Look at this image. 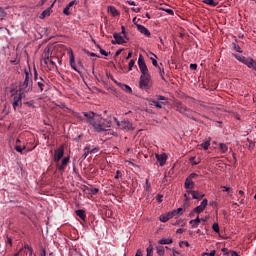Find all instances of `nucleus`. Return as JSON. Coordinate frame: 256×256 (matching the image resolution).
<instances>
[{"label": "nucleus", "instance_id": "1", "mask_svg": "<svg viewBox=\"0 0 256 256\" xmlns=\"http://www.w3.org/2000/svg\"><path fill=\"white\" fill-rule=\"evenodd\" d=\"M83 115L96 133H103L111 129V121L103 118L101 115L94 112H83Z\"/></svg>", "mask_w": 256, "mask_h": 256}, {"label": "nucleus", "instance_id": "2", "mask_svg": "<svg viewBox=\"0 0 256 256\" xmlns=\"http://www.w3.org/2000/svg\"><path fill=\"white\" fill-rule=\"evenodd\" d=\"M25 79L20 84L19 91L20 93H29V91L33 90V74L31 70H25Z\"/></svg>", "mask_w": 256, "mask_h": 256}, {"label": "nucleus", "instance_id": "3", "mask_svg": "<svg viewBox=\"0 0 256 256\" xmlns=\"http://www.w3.org/2000/svg\"><path fill=\"white\" fill-rule=\"evenodd\" d=\"M182 211H183V208H178L176 210L168 212L167 214L161 215L159 217V221H161V223H167V221H169V219H173V217L177 218L180 215H183Z\"/></svg>", "mask_w": 256, "mask_h": 256}, {"label": "nucleus", "instance_id": "4", "mask_svg": "<svg viewBox=\"0 0 256 256\" xmlns=\"http://www.w3.org/2000/svg\"><path fill=\"white\" fill-rule=\"evenodd\" d=\"M174 106L176 107V111L178 113H181L182 115H187L189 119H192V121H197V118L190 115L191 109L187 108V106L183 105V103L177 101L174 103Z\"/></svg>", "mask_w": 256, "mask_h": 256}, {"label": "nucleus", "instance_id": "5", "mask_svg": "<svg viewBox=\"0 0 256 256\" xmlns=\"http://www.w3.org/2000/svg\"><path fill=\"white\" fill-rule=\"evenodd\" d=\"M34 81L38 85V88L40 89L41 93L43 91H46L47 89V80L43 79L42 76L39 77V73H37V68L34 67Z\"/></svg>", "mask_w": 256, "mask_h": 256}, {"label": "nucleus", "instance_id": "6", "mask_svg": "<svg viewBox=\"0 0 256 256\" xmlns=\"http://www.w3.org/2000/svg\"><path fill=\"white\" fill-rule=\"evenodd\" d=\"M150 82H151V74H149V72L141 74L140 82H139L140 89H147V87H149Z\"/></svg>", "mask_w": 256, "mask_h": 256}, {"label": "nucleus", "instance_id": "7", "mask_svg": "<svg viewBox=\"0 0 256 256\" xmlns=\"http://www.w3.org/2000/svg\"><path fill=\"white\" fill-rule=\"evenodd\" d=\"M117 125L120 127V129H122V131H133V124L129 121V120H123L121 122H119V120H117V118H114Z\"/></svg>", "mask_w": 256, "mask_h": 256}, {"label": "nucleus", "instance_id": "8", "mask_svg": "<svg viewBox=\"0 0 256 256\" xmlns=\"http://www.w3.org/2000/svg\"><path fill=\"white\" fill-rule=\"evenodd\" d=\"M65 155V146L61 145L58 149L54 151V163H59Z\"/></svg>", "mask_w": 256, "mask_h": 256}, {"label": "nucleus", "instance_id": "9", "mask_svg": "<svg viewBox=\"0 0 256 256\" xmlns=\"http://www.w3.org/2000/svg\"><path fill=\"white\" fill-rule=\"evenodd\" d=\"M138 67L142 74L149 73V68H147V64L145 63V59H143V55H139L138 58Z\"/></svg>", "mask_w": 256, "mask_h": 256}, {"label": "nucleus", "instance_id": "10", "mask_svg": "<svg viewBox=\"0 0 256 256\" xmlns=\"http://www.w3.org/2000/svg\"><path fill=\"white\" fill-rule=\"evenodd\" d=\"M68 54H69V63H70L71 69H73L77 73H80L79 69H77V64L75 63V54L73 53V49H68Z\"/></svg>", "mask_w": 256, "mask_h": 256}, {"label": "nucleus", "instance_id": "11", "mask_svg": "<svg viewBox=\"0 0 256 256\" xmlns=\"http://www.w3.org/2000/svg\"><path fill=\"white\" fill-rule=\"evenodd\" d=\"M209 201L205 198L202 200L201 204L193 209V213H203L207 208Z\"/></svg>", "mask_w": 256, "mask_h": 256}, {"label": "nucleus", "instance_id": "12", "mask_svg": "<svg viewBox=\"0 0 256 256\" xmlns=\"http://www.w3.org/2000/svg\"><path fill=\"white\" fill-rule=\"evenodd\" d=\"M25 93L20 92L18 95L14 96V100H13V109L17 110V107H21V99H23V95Z\"/></svg>", "mask_w": 256, "mask_h": 256}, {"label": "nucleus", "instance_id": "13", "mask_svg": "<svg viewBox=\"0 0 256 256\" xmlns=\"http://www.w3.org/2000/svg\"><path fill=\"white\" fill-rule=\"evenodd\" d=\"M113 37L115 40L111 41L112 45H123V43H125V39L123 36H121V34L115 33L113 34Z\"/></svg>", "mask_w": 256, "mask_h": 256}, {"label": "nucleus", "instance_id": "14", "mask_svg": "<svg viewBox=\"0 0 256 256\" xmlns=\"http://www.w3.org/2000/svg\"><path fill=\"white\" fill-rule=\"evenodd\" d=\"M70 159L71 158L69 156L63 158L61 161V164H57V168L60 171H65V169L67 168V165L69 164Z\"/></svg>", "mask_w": 256, "mask_h": 256}, {"label": "nucleus", "instance_id": "15", "mask_svg": "<svg viewBox=\"0 0 256 256\" xmlns=\"http://www.w3.org/2000/svg\"><path fill=\"white\" fill-rule=\"evenodd\" d=\"M160 167H163L167 163V155L166 154H156L155 155Z\"/></svg>", "mask_w": 256, "mask_h": 256}, {"label": "nucleus", "instance_id": "16", "mask_svg": "<svg viewBox=\"0 0 256 256\" xmlns=\"http://www.w3.org/2000/svg\"><path fill=\"white\" fill-rule=\"evenodd\" d=\"M136 27H137V30L142 33V35H145L146 37H151V32L149 31V29H147V27L141 24H137Z\"/></svg>", "mask_w": 256, "mask_h": 256}, {"label": "nucleus", "instance_id": "17", "mask_svg": "<svg viewBox=\"0 0 256 256\" xmlns=\"http://www.w3.org/2000/svg\"><path fill=\"white\" fill-rule=\"evenodd\" d=\"M184 189H195V182L189 178H186L184 182Z\"/></svg>", "mask_w": 256, "mask_h": 256}, {"label": "nucleus", "instance_id": "18", "mask_svg": "<svg viewBox=\"0 0 256 256\" xmlns=\"http://www.w3.org/2000/svg\"><path fill=\"white\" fill-rule=\"evenodd\" d=\"M199 223H201V218H199V216H197L196 219L189 221V224L193 229H197V227H199Z\"/></svg>", "mask_w": 256, "mask_h": 256}, {"label": "nucleus", "instance_id": "19", "mask_svg": "<svg viewBox=\"0 0 256 256\" xmlns=\"http://www.w3.org/2000/svg\"><path fill=\"white\" fill-rule=\"evenodd\" d=\"M44 63L45 65H47V63H50V65H52L53 67H57V64L53 60V57H49V54H45Z\"/></svg>", "mask_w": 256, "mask_h": 256}, {"label": "nucleus", "instance_id": "20", "mask_svg": "<svg viewBox=\"0 0 256 256\" xmlns=\"http://www.w3.org/2000/svg\"><path fill=\"white\" fill-rule=\"evenodd\" d=\"M205 197V194L197 191V190H194L192 192V199H197L198 201H201V199Z\"/></svg>", "mask_w": 256, "mask_h": 256}, {"label": "nucleus", "instance_id": "21", "mask_svg": "<svg viewBox=\"0 0 256 256\" xmlns=\"http://www.w3.org/2000/svg\"><path fill=\"white\" fill-rule=\"evenodd\" d=\"M118 87H121V89L125 91V93H133V89L130 88V86L127 84L118 83Z\"/></svg>", "mask_w": 256, "mask_h": 256}, {"label": "nucleus", "instance_id": "22", "mask_svg": "<svg viewBox=\"0 0 256 256\" xmlns=\"http://www.w3.org/2000/svg\"><path fill=\"white\" fill-rule=\"evenodd\" d=\"M159 245H171L173 243V239L171 238H162L158 241Z\"/></svg>", "mask_w": 256, "mask_h": 256}, {"label": "nucleus", "instance_id": "23", "mask_svg": "<svg viewBox=\"0 0 256 256\" xmlns=\"http://www.w3.org/2000/svg\"><path fill=\"white\" fill-rule=\"evenodd\" d=\"M76 215L80 217L82 221H85V219H87V215L85 214V210L83 209L76 210Z\"/></svg>", "mask_w": 256, "mask_h": 256}, {"label": "nucleus", "instance_id": "24", "mask_svg": "<svg viewBox=\"0 0 256 256\" xmlns=\"http://www.w3.org/2000/svg\"><path fill=\"white\" fill-rule=\"evenodd\" d=\"M49 15H51V8H47L46 10H44V11L40 14L39 18H40V19H45V17H49Z\"/></svg>", "mask_w": 256, "mask_h": 256}, {"label": "nucleus", "instance_id": "25", "mask_svg": "<svg viewBox=\"0 0 256 256\" xmlns=\"http://www.w3.org/2000/svg\"><path fill=\"white\" fill-rule=\"evenodd\" d=\"M108 13H111L113 17H117V15H119V11H117V9L113 6L108 7Z\"/></svg>", "mask_w": 256, "mask_h": 256}, {"label": "nucleus", "instance_id": "26", "mask_svg": "<svg viewBox=\"0 0 256 256\" xmlns=\"http://www.w3.org/2000/svg\"><path fill=\"white\" fill-rule=\"evenodd\" d=\"M151 105H155L157 109H163L164 102H159L157 100H152Z\"/></svg>", "mask_w": 256, "mask_h": 256}, {"label": "nucleus", "instance_id": "27", "mask_svg": "<svg viewBox=\"0 0 256 256\" xmlns=\"http://www.w3.org/2000/svg\"><path fill=\"white\" fill-rule=\"evenodd\" d=\"M201 147L207 151V149H209V147H211V138H209L207 141L203 142L201 144Z\"/></svg>", "mask_w": 256, "mask_h": 256}, {"label": "nucleus", "instance_id": "28", "mask_svg": "<svg viewBox=\"0 0 256 256\" xmlns=\"http://www.w3.org/2000/svg\"><path fill=\"white\" fill-rule=\"evenodd\" d=\"M219 149L221 153H225L226 151H229V146H227L225 143H220Z\"/></svg>", "mask_w": 256, "mask_h": 256}, {"label": "nucleus", "instance_id": "29", "mask_svg": "<svg viewBox=\"0 0 256 256\" xmlns=\"http://www.w3.org/2000/svg\"><path fill=\"white\" fill-rule=\"evenodd\" d=\"M156 251L159 256H165V248H163L162 246H157Z\"/></svg>", "mask_w": 256, "mask_h": 256}, {"label": "nucleus", "instance_id": "30", "mask_svg": "<svg viewBox=\"0 0 256 256\" xmlns=\"http://www.w3.org/2000/svg\"><path fill=\"white\" fill-rule=\"evenodd\" d=\"M203 3H205V5H210V7H217V2H215V0H204Z\"/></svg>", "mask_w": 256, "mask_h": 256}, {"label": "nucleus", "instance_id": "31", "mask_svg": "<svg viewBox=\"0 0 256 256\" xmlns=\"http://www.w3.org/2000/svg\"><path fill=\"white\" fill-rule=\"evenodd\" d=\"M89 153H91V147L86 146L84 148V154H83L84 159H87V157H89Z\"/></svg>", "mask_w": 256, "mask_h": 256}, {"label": "nucleus", "instance_id": "32", "mask_svg": "<svg viewBox=\"0 0 256 256\" xmlns=\"http://www.w3.org/2000/svg\"><path fill=\"white\" fill-rule=\"evenodd\" d=\"M151 55H153V57H150V59H151V61H152V65L154 66V67H159V64L157 63V55H155V54H153V53H151Z\"/></svg>", "mask_w": 256, "mask_h": 256}, {"label": "nucleus", "instance_id": "33", "mask_svg": "<svg viewBox=\"0 0 256 256\" xmlns=\"http://www.w3.org/2000/svg\"><path fill=\"white\" fill-rule=\"evenodd\" d=\"M146 256H153V245H149L146 249Z\"/></svg>", "mask_w": 256, "mask_h": 256}, {"label": "nucleus", "instance_id": "34", "mask_svg": "<svg viewBox=\"0 0 256 256\" xmlns=\"http://www.w3.org/2000/svg\"><path fill=\"white\" fill-rule=\"evenodd\" d=\"M233 49L236 50L237 53H243V50H241V47L236 43H233Z\"/></svg>", "mask_w": 256, "mask_h": 256}, {"label": "nucleus", "instance_id": "35", "mask_svg": "<svg viewBox=\"0 0 256 256\" xmlns=\"http://www.w3.org/2000/svg\"><path fill=\"white\" fill-rule=\"evenodd\" d=\"M133 67H135V60H130L128 64V71H133Z\"/></svg>", "mask_w": 256, "mask_h": 256}, {"label": "nucleus", "instance_id": "36", "mask_svg": "<svg viewBox=\"0 0 256 256\" xmlns=\"http://www.w3.org/2000/svg\"><path fill=\"white\" fill-rule=\"evenodd\" d=\"M0 16L1 19H5L7 17V12H5V9H3L2 7H0Z\"/></svg>", "mask_w": 256, "mask_h": 256}, {"label": "nucleus", "instance_id": "37", "mask_svg": "<svg viewBox=\"0 0 256 256\" xmlns=\"http://www.w3.org/2000/svg\"><path fill=\"white\" fill-rule=\"evenodd\" d=\"M248 143H246L247 147H249V149H253V147H255V142L247 139Z\"/></svg>", "mask_w": 256, "mask_h": 256}, {"label": "nucleus", "instance_id": "38", "mask_svg": "<svg viewBox=\"0 0 256 256\" xmlns=\"http://www.w3.org/2000/svg\"><path fill=\"white\" fill-rule=\"evenodd\" d=\"M212 229H213V231H215V233H219V224L218 223H214L212 225Z\"/></svg>", "mask_w": 256, "mask_h": 256}, {"label": "nucleus", "instance_id": "39", "mask_svg": "<svg viewBox=\"0 0 256 256\" xmlns=\"http://www.w3.org/2000/svg\"><path fill=\"white\" fill-rule=\"evenodd\" d=\"M24 149H25V146H23V148H21V146H15V151H17V153H23V151H24Z\"/></svg>", "mask_w": 256, "mask_h": 256}, {"label": "nucleus", "instance_id": "40", "mask_svg": "<svg viewBox=\"0 0 256 256\" xmlns=\"http://www.w3.org/2000/svg\"><path fill=\"white\" fill-rule=\"evenodd\" d=\"M120 177H123V174L121 173V170H117L114 179H120Z\"/></svg>", "mask_w": 256, "mask_h": 256}, {"label": "nucleus", "instance_id": "41", "mask_svg": "<svg viewBox=\"0 0 256 256\" xmlns=\"http://www.w3.org/2000/svg\"><path fill=\"white\" fill-rule=\"evenodd\" d=\"M221 189H223V193H229V191H231L229 186H221Z\"/></svg>", "mask_w": 256, "mask_h": 256}, {"label": "nucleus", "instance_id": "42", "mask_svg": "<svg viewBox=\"0 0 256 256\" xmlns=\"http://www.w3.org/2000/svg\"><path fill=\"white\" fill-rule=\"evenodd\" d=\"M158 69H159V73H160V77L162 78V79H165V70L164 69H161V67H158Z\"/></svg>", "mask_w": 256, "mask_h": 256}, {"label": "nucleus", "instance_id": "43", "mask_svg": "<svg viewBox=\"0 0 256 256\" xmlns=\"http://www.w3.org/2000/svg\"><path fill=\"white\" fill-rule=\"evenodd\" d=\"M215 253H216V251L215 250H212L210 253H207V252H204L203 254H202V256H215Z\"/></svg>", "mask_w": 256, "mask_h": 256}, {"label": "nucleus", "instance_id": "44", "mask_svg": "<svg viewBox=\"0 0 256 256\" xmlns=\"http://www.w3.org/2000/svg\"><path fill=\"white\" fill-rule=\"evenodd\" d=\"M69 9L70 8H68L67 6L63 9L64 15H67V16L71 15V12L69 11Z\"/></svg>", "mask_w": 256, "mask_h": 256}, {"label": "nucleus", "instance_id": "45", "mask_svg": "<svg viewBox=\"0 0 256 256\" xmlns=\"http://www.w3.org/2000/svg\"><path fill=\"white\" fill-rule=\"evenodd\" d=\"M100 54H102L104 57H109V53L105 51L103 48H100Z\"/></svg>", "mask_w": 256, "mask_h": 256}, {"label": "nucleus", "instance_id": "46", "mask_svg": "<svg viewBox=\"0 0 256 256\" xmlns=\"http://www.w3.org/2000/svg\"><path fill=\"white\" fill-rule=\"evenodd\" d=\"M184 197H185L186 203H189V201H191V195L190 194L184 193Z\"/></svg>", "mask_w": 256, "mask_h": 256}, {"label": "nucleus", "instance_id": "47", "mask_svg": "<svg viewBox=\"0 0 256 256\" xmlns=\"http://www.w3.org/2000/svg\"><path fill=\"white\" fill-rule=\"evenodd\" d=\"M185 190H186L185 193H186L187 195H193V191H194L193 188H185Z\"/></svg>", "mask_w": 256, "mask_h": 256}, {"label": "nucleus", "instance_id": "48", "mask_svg": "<svg viewBox=\"0 0 256 256\" xmlns=\"http://www.w3.org/2000/svg\"><path fill=\"white\" fill-rule=\"evenodd\" d=\"M195 177H197V173H191V174L187 177V179H190V180L193 181V179H195Z\"/></svg>", "mask_w": 256, "mask_h": 256}, {"label": "nucleus", "instance_id": "49", "mask_svg": "<svg viewBox=\"0 0 256 256\" xmlns=\"http://www.w3.org/2000/svg\"><path fill=\"white\" fill-rule=\"evenodd\" d=\"M162 10L165 11L166 13H168V15H174V12L172 9L167 8V9H162Z\"/></svg>", "mask_w": 256, "mask_h": 256}, {"label": "nucleus", "instance_id": "50", "mask_svg": "<svg viewBox=\"0 0 256 256\" xmlns=\"http://www.w3.org/2000/svg\"><path fill=\"white\" fill-rule=\"evenodd\" d=\"M90 191H91L92 195H97V193H99V189L98 188H92Z\"/></svg>", "mask_w": 256, "mask_h": 256}, {"label": "nucleus", "instance_id": "51", "mask_svg": "<svg viewBox=\"0 0 256 256\" xmlns=\"http://www.w3.org/2000/svg\"><path fill=\"white\" fill-rule=\"evenodd\" d=\"M190 161H191L192 165H199V161H195V157H191Z\"/></svg>", "mask_w": 256, "mask_h": 256}, {"label": "nucleus", "instance_id": "52", "mask_svg": "<svg viewBox=\"0 0 256 256\" xmlns=\"http://www.w3.org/2000/svg\"><path fill=\"white\" fill-rule=\"evenodd\" d=\"M157 201H158V203H163V195L158 194Z\"/></svg>", "mask_w": 256, "mask_h": 256}, {"label": "nucleus", "instance_id": "53", "mask_svg": "<svg viewBox=\"0 0 256 256\" xmlns=\"http://www.w3.org/2000/svg\"><path fill=\"white\" fill-rule=\"evenodd\" d=\"M157 99H158L159 101H167V97L161 96V95H158V96H157Z\"/></svg>", "mask_w": 256, "mask_h": 256}, {"label": "nucleus", "instance_id": "54", "mask_svg": "<svg viewBox=\"0 0 256 256\" xmlns=\"http://www.w3.org/2000/svg\"><path fill=\"white\" fill-rule=\"evenodd\" d=\"M87 55H89V57H97L99 58V55L93 53V52H87Z\"/></svg>", "mask_w": 256, "mask_h": 256}, {"label": "nucleus", "instance_id": "55", "mask_svg": "<svg viewBox=\"0 0 256 256\" xmlns=\"http://www.w3.org/2000/svg\"><path fill=\"white\" fill-rule=\"evenodd\" d=\"M90 153H99V147H95L92 150H90Z\"/></svg>", "mask_w": 256, "mask_h": 256}, {"label": "nucleus", "instance_id": "56", "mask_svg": "<svg viewBox=\"0 0 256 256\" xmlns=\"http://www.w3.org/2000/svg\"><path fill=\"white\" fill-rule=\"evenodd\" d=\"M73 5H75V1L69 2V3L66 5V7H68V8L71 9V7H73Z\"/></svg>", "mask_w": 256, "mask_h": 256}, {"label": "nucleus", "instance_id": "57", "mask_svg": "<svg viewBox=\"0 0 256 256\" xmlns=\"http://www.w3.org/2000/svg\"><path fill=\"white\" fill-rule=\"evenodd\" d=\"M230 256H240L236 251H230Z\"/></svg>", "mask_w": 256, "mask_h": 256}, {"label": "nucleus", "instance_id": "58", "mask_svg": "<svg viewBox=\"0 0 256 256\" xmlns=\"http://www.w3.org/2000/svg\"><path fill=\"white\" fill-rule=\"evenodd\" d=\"M190 69L195 71L197 69V64H190Z\"/></svg>", "mask_w": 256, "mask_h": 256}, {"label": "nucleus", "instance_id": "59", "mask_svg": "<svg viewBox=\"0 0 256 256\" xmlns=\"http://www.w3.org/2000/svg\"><path fill=\"white\" fill-rule=\"evenodd\" d=\"M40 256H47V251L44 248L41 250Z\"/></svg>", "mask_w": 256, "mask_h": 256}, {"label": "nucleus", "instance_id": "60", "mask_svg": "<svg viewBox=\"0 0 256 256\" xmlns=\"http://www.w3.org/2000/svg\"><path fill=\"white\" fill-rule=\"evenodd\" d=\"M7 243L11 246L13 245V240L9 237H7Z\"/></svg>", "mask_w": 256, "mask_h": 256}, {"label": "nucleus", "instance_id": "61", "mask_svg": "<svg viewBox=\"0 0 256 256\" xmlns=\"http://www.w3.org/2000/svg\"><path fill=\"white\" fill-rule=\"evenodd\" d=\"M135 256H143V252H141V250H137L136 255Z\"/></svg>", "mask_w": 256, "mask_h": 256}, {"label": "nucleus", "instance_id": "62", "mask_svg": "<svg viewBox=\"0 0 256 256\" xmlns=\"http://www.w3.org/2000/svg\"><path fill=\"white\" fill-rule=\"evenodd\" d=\"M181 243H182V245H185V247H189V242L188 241H182Z\"/></svg>", "mask_w": 256, "mask_h": 256}, {"label": "nucleus", "instance_id": "63", "mask_svg": "<svg viewBox=\"0 0 256 256\" xmlns=\"http://www.w3.org/2000/svg\"><path fill=\"white\" fill-rule=\"evenodd\" d=\"M132 56H133V52H129L126 59H131Z\"/></svg>", "mask_w": 256, "mask_h": 256}, {"label": "nucleus", "instance_id": "64", "mask_svg": "<svg viewBox=\"0 0 256 256\" xmlns=\"http://www.w3.org/2000/svg\"><path fill=\"white\" fill-rule=\"evenodd\" d=\"M183 231L184 230L182 228H179V229L176 230V233L181 234V233H183Z\"/></svg>", "mask_w": 256, "mask_h": 256}]
</instances>
